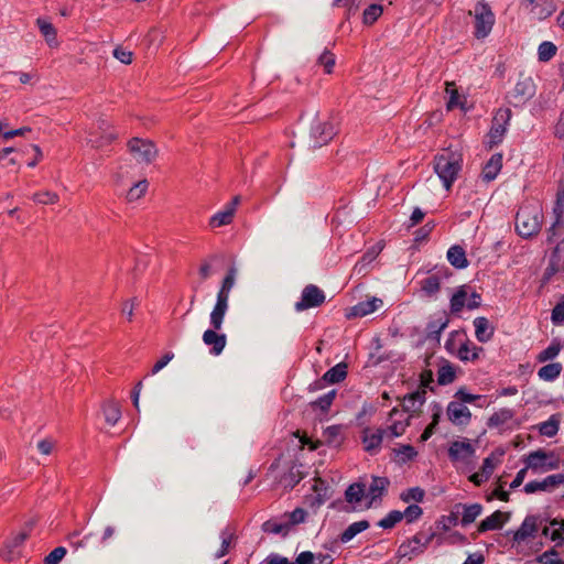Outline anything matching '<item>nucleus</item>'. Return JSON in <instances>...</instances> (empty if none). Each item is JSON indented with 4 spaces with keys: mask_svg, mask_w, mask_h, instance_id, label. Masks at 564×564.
<instances>
[{
    "mask_svg": "<svg viewBox=\"0 0 564 564\" xmlns=\"http://www.w3.org/2000/svg\"><path fill=\"white\" fill-rule=\"evenodd\" d=\"M236 268H230L223 280L221 286L217 293L216 303L210 312L209 322L210 326L221 328L225 316L229 308L230 292L236 283Z\"/></svg>",
    "mask_w": 564,
    "mask_h": 564,
    "instance_id": "f257e3e1",
    "label": "nucleus"
},
{
    "mask_svg": "<svg viewBox=\"0 0 564 564\" xmlns=\"http://www.w3.org/2000/svg\"><path fill=\"white\" fill-rule=\"evenodd\" d=\"M460 169L462 155L459 153L445 151L435 158L434 171L446 191L451 189Z\"/></svg>",
    "mask_w": 564,
    "mask_h": 564,
    "instance_id": "f03ea898",
    "label": "nucleus"
},
{
    "mask_svg": "<svg viewBox=\"0 0 564 564\" xmlns=\"http://www.w3.org/2000/svg\"><path fill=\"white\" fill-rule=\"evenodd\" d=\"M542 212L539 205L522 206L517 213L516 229L524 238L536 235L541 229Z\"/></svg>",
    "mask_w": 564,
    "mask_h": 564,
    "instance_id": "7ed1b4c3",
    "label": "nucleus"
},
{
    "mask_svg": "<svg viewBox=\"0 0 564 564\" xmlns=\"http://www.w3.org/2000/svg\"><path fill=\"white\" fill-rule=\"evenodd\" d=\"M336 134L334 126L326 119L317 115L311 123L308 145L312 149L321 148L327 144Z\"/></svg>",
    "mask_w": 564,
    "mask_h": 564,
    "instance_id": "20e7f679",
    "label": "nucleus"
},
{
    "mask_svg": "<svg viewBox=\"0 0 564 564\" xmlns=\"http://www.w3.org/2000/svg\"><path fill=\"white\" fill-rule=\"evenodd\" d=\"M527 468L532 469L536 473H546L550 470L558 469L561 460L553 453H549L542 449L531 452L525 457Z\"/></svg>",
    "mask_w": 564,
    "mask_h": 564,
    "instance_id": "39448f33",
    "label": "nucleus"
},
{
    "mask_svg": "<svg viewBox=\"0 0 564 564\" xmlns=\"http://www.w3.org/2000/svg\"><path fill=\"white\" fill-rule=\"evenodd\" d=\"M471 14V11H470ZM473 14L475 17V35L477 39L486 37L495 23V15L486 3H477L474 8Z\"/></svg>",
    "mask_w": 564,
    "mask_h": 564,
    "instance_id": "423d86ee",
    "label": "nucleus"
},
{
    "mask_svg": "<svg viewBox=\"0 0 564 564\" xmlns=\"http://www.w3.org/2000/svg\"><path fill=\"white\" fill-rule=\"evenodd\" d=\"M128 148L138 163L150 164L158 155V149L150 140L133 138L129 141Z\"/></svg>",
    "mask_w": 564,
    "mask_h": 564,
    "instance_id": "0eeeda50",
    "label": "nucleus"
},
{
    "mask_svg": "<svg viewBox=\"0 0 564 564\" xmlns=\"http://www.w3.org/2000/svg\"><path fill=\"white\" fill-rule=\"evenodd\" d=\"M512 112L510 109H499L494 117L492 126L489 132L490 145H496L502 141V138L507 131V126L511 119Z\"/></svg>",
    "mask_w": 564,
    "mask_h": 564,
    "instance_id": "6e6552de",
    "label": "nucleus"
},
{
    "mask_svg": "<svg viewBox=\"0 0 564 564\" xmlns=\"http://www.w3.org/2000/svg\"><path fill=\"white\" fill-rule=\"evenodd\" d=\"M325 301L324 292L314 284H308L304 288L301 301L295 303V310L302 312L304 310L319 306Z\"/></svg>",
    "mask_w": 564,
    "mask_h": 564,
    "instance_id": "1a4fd4ad",
    "label": "nucleus"
},
{
    "mask_svg": "<svg viewBox=\"0 0 564 564\" xmlns=\"http://www.w3.org/2000/svg\"><path fill=\"white\" fill-rule=\"evenodd\" d=\"M446 415L452 424L459 427L467 426L471 420V412L469 409L456 400L448 403Z\"/></svg>",
    "mask_w": 564,
    "mask_h": 564,
    "instance_id": "9d476101",
    "label": "nucleus"
},
{
    "mask_svg": "<svg viewBox=\"0 0 564 564\" xmlns=\"http://www.w3.org/2000/svg\"><path fill=\"white\" fill-rule=\"evenodd\" d=\"M427 547V541H423L421 533L415 534L411 539L404 541L398 549L399 557H408L412 560L424 553Z\"/></svg>",
    "mask_w": 564,
    "mask_h": 564,
    "instance_id": "9b49d317",
    "label": "nucleus"
},
{
    "mask_svg": "<svg viewBox=\"0 0 564 564\" xmlns=\"http://www.w3.org/2000/svg\"><path fill=\"white\" fill-rule=\"evenodd\" d=\"M410 414L406 415L405 413L395 408L392 409L391 412L389 413L390 424L388 425L387 429H384L387 431V436H401L405 432L406 427L410 425Z\"/></svg>",
    "mask_w": 564,
    "mask_h": 564,
    "instance_id": "f8f14e48",
    "label": "nucleus"
},
{
    "mask_svg": "<svg viewBox=\"0 0 564 564\" xmlns=\"http://www.w3.org/2000/svg\"><path fill=\"white\" fill-rule=\"evenodd\" d=\"M387 435V431L383 429L366 427L362 431L361 442L364 449L370 454H376L381 447L383 436Z\"/></svg>",
    "mask_w": 564,
    "mask_h": 564,
    "instance_id": "ddd939ff",
    "label": "nucleus"
},
{
    "mask_svg": "<svg viewBox=\"0 0 564 564\" xmlns=\"http://www.w3.org/2000/svg\"><path fill=\"white\" fill-rule=\"evenodd\" d=\"M561 485H564V474H554L545 477L542 480L529 481L524 486V491L527 494H534L536 491H551Z\"/></svg>",
    "mask_w": 564,
    "mask_h": 564,
    "instance_id": "4468645a",
    "label": "nucleus"
},
{
    "mask_svg": "<svg viewBox=\"0 0 564 564\" xmlns=\"http://www.w3.org/2000/svg\"><path fill=\"white\" fill-rule=\"evenodd\" d=\"M476 453L469 440L454 441L448 447V456L452 462H466Z\"/></svg>",
    "mask_w": 564,
    "mask_h": 564,
    "instance_id": "2eb2a0df",
    "label": "nucleus"
},
{
    "mask_svg": "<svg viewBox=\"0 0 564 564\" xmlns=\"http://www.w3.org/2000/svg\"><path fill=\"white\" fill-rule=\"evenodd\" d=\"M220 328L206 329L203 334V341L206 346L210 347V354L218 356L223 352L227 344V336L218 333Z\"/></svg>",
    "mask_w": 564,
    "mask_h": 564,
    "instance_id": "dca6fc26",
    "label": "nucleus"
},
{
    "mask_svg": "<svg viewBox=\"0 0 564 564\" xmlns=\"http://www.w3.org/2000/svg\"><path fill=\"white\" fill-rule=\"evenodd\" d=\"M556 273H564V241L561 240L550 256L544 278L551 279Z\"/></svg>",
    "mask_w": 564,
    "mask_h": 564,
    "instance_id": "f3484780",
    "label": "nucleus"
},
{
    "mask_svg": "<svg viewBox=\"0 0 564 564\" xmlns=\"http://www.w3.org/2000/svg\"><path fill=\"white\" fill-rule=\"evenodd\" d=\"M382 305L383 302L381 299L371 297L352 306L347 314V317H364L379 310Z\"/></svg>",
    "mask_w": 564,
    "mask_h": 564,
    "instance_id": "a211bd4d",
    "label": "nucleus"
},
{
    "mask_svg": "<svg viewBox=\"0 0 564 564\" xmlns=\"http://www.w3.org/2000/svg\"><path fill=\"white\" fill-rule=\"evenodd\" d=\"M29 536V532H20L18 534H15L14 536H12V539H10L2 552H1V556L6 560V561H13L15 560L19 555H20V551H19V547L24 543V541L28 539Z\"/></svg>",
    "mask_w": 564,
    "mask_h": 564,
    "instance_id": "6ab92c4d",
    "label": "nucleus"
},
{
    "mask_svg": "<svg viewBox=\"0 0 564 564\" xmlns=\"http://www.w3.org/2000/svg\"><path fill=\"white\" fill-rule=\"evenodd\" d=\"M535 94V85L531 77H524L518 80L513 89V97L523 102L532 98Z\"/></svg>",
    "mask_w": 564,
    "mask_h": 564,
    "instance_id": "aec40b11",
    "label": "nucleus"
},
{
    "mask_svg": "<svg viewBox=\"0 0 564 564\" xmlns=\"http://www.w3.org/2000/svg\"><path fill=\"white\" fill-rule=\"evenodd\" d=\"M426 390L419 389L403 397V413L416 412L425 402Z\"/></svg>",
    "mask_w": 564,
    "mask_h": 564,
    "instance_id": "412c9836",
    "label": "nucleus"
},
{
    "mask_svg": "<svg viewBox=\"0 0 564 564\" xmlns=\"http://www.w3.org/2000/svg\"><path fill=\"white\" fill-rule=\"evenodd\" d=\"M508 519H509L508 513H505L501 511H495L491 516L487 517L479 523L478 531L486 532V531L499 530L503 527L505 522Z\"/></svg>",
    "mask_w": 564,
    "mask_h": 564,
    "instance_id": "4be33fe9",
    "label": "nucleus"
},
{
    "mask_svg": "<svg viewBox=\"0 0 564 564\" xmlns=\"http://www.w3.org/2000/svg\"><path fill=\"white\" fill-rule=\"evenodd\" d=\"M538 530L536 518L533 516L527 517L520 528L513 533V541L521 543L528 538L534 535Z\"/></svg>",
    "mask_w": 564,
    "mask_h": 564,
    "instance_id": "5701e85b",
    "label": "nucleus"
},
{
    "mask_svg": "<svg viewBox=\"0 0 564 564\" xmlns=\"http://www.w3.org/2000/svg\"><path fill=\"white\" fill-rule=\"evenodd\" d=\"M36 25L40 29L41 34L44 36L47 45L56 47L58 45L57 32L51 21L45 18H37Z\"/></svg>",
    "mask_w": 564,
    "mask_h": 564,
    "instance_id": "b1692460",
    "label": "nucleus"
},
{
    "mask_svg": "<svg viewBox=\"0 0 564 564\" xmlns=\"http://www.w3.org/2000/svg\"><path fill=\"white\" fill-rule=\"evenodd\" d=\"M475 335L480 343H486L494 336V327L486 317H476L474 319Z\"/></svg>",
    "mask_w": 564,
    "mask_h": 564,
    "instance_id": "393cba45",
    "label": "nucleus"
},
{
    "mask_svg": "<svg viewBox=\"0 0 564 564\" xmlns=\"http://www.w3.org/2000/svg\"><path fill=\"white\" fill-rule=\"evenodd\" d=\"M333 558L329 554L319 553L317 555L310 551L302 552L297 555L295 562L291 564H332Z\"/></svg>",
    "mask_w": 564,
    "mask_h": 564,
    "instance_id": "a878e982",
    "label": "nucleus"
},
{
    "mask_svg": "<svg viewBox=\"0 0 564 564\" xmlns=\"http://www.w3.org/2000/svg\"><path fill=\"white\" fill-rule=\"evenodd\" d=\"M502 166V155L494 154L482 170V178L487 182L494 181Z\"/></svg>",
    "mask_w": 564,
    "mask_h": 564,
    "instance_id": "bb28decb",
    "label": "nucleus"
},
{
    "mask_svg": "<svg viewBox=\"0 0 564 564\" xmlns=\"http://www.w3.org/2000/svg\"><path fill=\"white\" fill-rule=\"evenodd\" d=\"M457 507L463 509L460 522L464 527L473 523L482 512V506L480 503L458 505Z\"/></svg>",
    "mask_w": 564,
    "mask_h": 564,
    "instance_id": "cd10ccee",
    "label": "nucleus"
},
{
    "mask_svg": "<svg viewBox=\"0 0 564 564\" xmlns=\"http://www.w3.org/2000/svg\"><path fill=\"white\" fill-rule=\"evenodd\" d=\"M447 260L453 267L457 269H464L468 265L465 251L459 246H453L448 249Z\"/></svg>",
    "mask_w": 564,
    "mask_h": 564,
    "instance_id": "c85d7f7f",
    "label": "nucleus"
},
{
    "mask_svg": "<svg viewBox=\"0 0 564 564\" xmlns=\"http://www.w3.org/2000/svg\"><path fill=\"white\" fill-rule=\"evenodd\" d=\"M455 368L447 360H443L437 371V382L441 386H446L455 380Z\"/></svg>",
    "mask_w": 564,
    "mask_h": 564,
    "instance_id": "c756f323",
    "label": "nucleus"
},
{
    "mask_svg": "<svg viewBox=\"0 0 564 564\" xmlns=\"http://www.w3.org/2000/svg\"><path fill=\"white\" fill-rule=\"evenodd\" d=\"M514 416V412L511 409H500L495 412L488 420L489 427H501L511 421Z\"/></svg>",
    "mask_w": 564,
    "mask_h": 564,
    "instance_id": "7c9ffc66",
    "label": "nucleus"
},
{
    "mask_svg": "<svg viewBox=\"0 0 564 564\" xmlns=\"http://www.w3.org/2000/svg\"><path fill=\"white\" fill-rule=\"evenodd\" d=\"M369 525L370 524L367 520H360L349 524L348 528L341 533L340 541L343 543L351 541L357 534L367 530Z\"/></svg>",
    "mask_w": 564,
    "mask_h": 564,
    "instance_id": "2f4dec72",
    "label": "nucleus"
},
{
    "mask_svg": "<svg viewBox=\"0 0 564 564\" xmlns=\"http://www.w3.org/2000/svg\"><path fill=\"white\" fill-rule=\"evenodd\" d=\"M347 376V366L344 362L337 364L329 370H327L323 376V381L329 383H337L344 380Z\"/></svg>",
    "mask_w": 564,
    "mask_h": 564,
    "instance_id": "473e14b6",
    "label": "nucleus"
},
{
    "mask_svg": "<svg viewBox=\"0 0 564 564\" xmlns=\"http://www.w3.org/2000/svg\"><path fill=\"white\" fill-rule=\"evenodd\" d=\"M234 216L232 207H225L223 210H219L210 217L209 225L214 228L229 225L232 221Z\"/></svg>",
    "mask_w": 564,
    "mask_h": 564,
    "instance_id": "72a5a7b5",
    "label": "nucleus"
},
{
    "mask_svg": "<svg viewBox=\"0 0 564 564\" xmlns=\"http://www.w3.org/2000/svg\"><path fill=\"white\" fill-rule=\"evenodd\" d=\"M561 371L562 365L560 362H552L540 368L538 376L541 380L553 381L560 376Z\"/></svg>",
    "mask_w": 564,
    "mask_h": 564,
    "instance_id": "f704fd0d",
    "label": "nucleus"
},
{
    "mask_svg": "<svg viewBox=\"0 0 564 564\" xmlns=\"http://www.w3.org/2000/svg\"><path fill=\"white\" fill-rule=\"evenodd\" d=\"M105 420L108 424L115 425L121 417V410L118 403L109 401L102 408Z\"/></svg>",
    "mask_w": 564,
    "mask_h": 564,
    "instance_id": "c9c22d12",
    "label": "nucleus"
},
{
    "mask_svg": "<svg viewBox=\"0 0 564 564\" xmlns=\"http://www.w3.org/2000/svg\"><path fill=\"white\" fill-rule=\"evenodd\" d=\"M388 485L389 480L387 478L373 477L367 494L371 498V501L379 498L387 489Z\"/></svg>",
    "mask_w": 564,
    "mask_h": 564,
    "instance_id": "e433bc0d",
    "label": "nucleus"
},
{
    "mask_svg": "<svg viewBox=\"0 0 564 564\" xmlns=\"http://www.w3.org/2000/svg\"><path fill=\"white\" fill-rule=\"evenodd\" d=\"M481 350H482L481 348H479L475 345L470 346L468 343H464L459 347L457 356L462 361H474V360L478 359L479 352Z\"/></svg>",
    "mask_w": 564,
    "mask_h": 564,
    "instance_id": "4c0bfd02",
    "label": "nucleus"
},
{
    "mask_svg": "<svg viewBox=\"0 0 564 564\" xmlns=\"http://www.w3.org/2000/svg\"><path fill=\"white\" fill-rule=\"evenodd\" d=\"M467 302V288L465 285L460 286L451 299V311L453 313H458L463 310Z\"/></svg>",
    "mask_w": 564,
    "mask_h": 564,
    "instance_id": "58836bf2",
    "label": "nucleus"
},
{
    "mask_svg": "<svg viewBox=\"0 0 564 564\" xmlns=\"http://www.w3.org/2000/svg\"><path fill=\"white\" fill-rule=\"evenodd\" d=\"M149 183L147 180L139 181L135 183L127 193V200L132 203L143 197L148 191Z\"/></svg>",
    "mask_w": 564,
    "mask_h": 564,
    "instance_id": "ea45409f",
    "label": "nucleus"
},
{
    "mask_svg": "<svg viewBox=\"0 0 564 564\" xmlns=\"http://www.w3.org/2000/svg\"><path fill=\"white\" fill-rule=\"evenodd\" d=\"M383 7L380 4H371L365 9L362 13V21L365 24L370 25L375 23L378 18L382 14Z\"/></svg>",
    "mask_w": 564,
    "mask_h": 564,
    "instance_id": "a19ab883",
    "label": "nucleus"
},
{
    "mask_svg": "<svg viewBox=\"0 0 564 564\" xmlns=\"http://www.w3.org/2000/svg\"><path fill=\"white\" fill-rule=\"evenodd\" d=\"M556 220L552 224V226L547 230V240L553 241L557 238H562L564 236V223L561 220L563 214L557 213ZM564 241V238L562 239Z\"/></svg>",
    "mask_w": 564,
    "mask_h": 564,
    "instance_id": "79ce46f5",
    "label": "nucleus"
},
{
    "mask_svg": "<svg viewBox=\"0 0 564 564\" xmlns=\"http://www.w3.org/2000/svg\"><path fill=\"white\" fill-rule=\"evenodd\" d=\"M364 496H365V486L361 484L350 485L345 492L346 500L350 503L360 502L361 499L364 498Z\"/></svg>",
    "mask_w": 564,
    "mask_h": 564,
    "instance_id": "37998d69",
    "label": "nucleus"
},
{
    "mask_svg": "<svg viewBox=\"0 0 564 564\" xmlns=\"http://www.w3.org/2000/svg\"><path fill=\"white\" fill-rule=\"evenodd\" d=\"M393 452L400 463H406L417 455V452L412 445H401L394 448Z\"/></svg>",
    "mask_w": 564,
    "mask_h": 564,
    "instance_id": "c03bdc74",
    "label": "nucleus"
},
{
    "mask_svg": "<svg viewBox=\"0 0 564 564\" xmlns=\"http://www.w3.org/2000/svg\"><path fill=\"white\" fill-rule=\"evenodd\" d=\"M403 519V513L398 510H393L389 512L383 519H381L378 522V525L382 529H391L393 528L398 522H400Z\"/></svg>",
    "mask_w": 564,
    "mask_h": 564,
    "instance_id": "a18cd8bd",
    "label": "nucleus"
},
{
    "mask_svg": "<svg viewBox=\"0 0 564 564\" xmlns=\"http://www.w3.org/2000/svg\"><path fill=\"white\" fill-rule=\"evenodd\" d=\"M303 478L302 471L297 467H292L282 478V484L286 488H293Z\"/></svg>",
    "mask_w": 564,
    "mask_h": 564,
    "instance_id": "49530a36",
    "label": "nucleus"
},
{
    "mask_svg": "<svg viewBox=\"0 0 564 564\" xmlns=\"http://www.w3.org/2000/svg\"><path fill=\"white\" fill-rule=\"evenodd\" d=\"M556 53V46L549 41L542 42L538 50L539 59L542 62L550 61Z\"/></svg>",
    "mask_w": 564,
    "mask_h": 564,
    "instance_id": "de8ad7c7",
    "label": "nucleus"
},
{
    "mask_svg": "<svg viewBox=\"0 0 564 564\" xmlns=\"http://www.w3.org/2000/svg\"><path fill=\"white\" fill-rule=\"evenodd\" d=\"M32 198L35 203L43 205L56 204L59 199L56 193L50 191L35 193Z\"/></svg>",
    "mask_w": 564,
    "mask_h": 564,
    "instance_id": "09e8293b",
    "label": "nucleus"
},
{
    "mask_svg": "<svg viewBox=\"0 0 564 564\" xmlns=\"http://www.w3.org/2000/svg\"><path fill=\"white\" fill-rule=\"evenodd\" d=\"M560 351L561 345L558 343H552L547 348L539 354L538 360L540 362L552 360L560 354Z\"/></svg>",
    "mask_w": 564,
    "mask_h": 564,
    "instance_id": "8fccbe9b",
    "label": "nucleus"
},
{
    "mask_svg": "<svg viewBox=\"0 0 564 564\" xmlns=\"http://www.w3.org/2000/svg\"><path fill=\"white\" fill-rule=\"evenodd\" d=\"M539 431L542 435L552 437L558 432V422L551 417L550 420L541 423Z\"/></svg>",
    "mask_w": 564,
    "mask_h": 564,
    "instance_id": "3c124183",
    "label": "nucleus"
},
{
    "mask_svg": "<svg viewBox=\"0 0 564 564\" xmlns=\"http://www.w3.org/2000/svg\"><path fill=\"white\" fill-rule=\"evenodd\" d=\"M448 321L440 318L435 322H432L427 326L429 337L430 338H438L441 333L447 327Z\"/></svg>",
    "mask_w": 564,
    "mask_h": 564,
    "instance_id": "603ef678",
    "label": "nucleus"
},
{
    "mask_svg": "<svg viewBox=\"0 0 564 564\" xmlns=\"http://www.w3.org/2000/svg\"><path fill=\"white\" fill-rule=\"evenodd\" d=\"M263 531L268 533H274V534H284L289 530L288 523H279L275 521H267L262 525Z\"/></svg>",
    "mask_w": 564,
    "mask_h": 564,
    "instance_id": "864d4df0",
    "label": "nucleus"
},
{
    "mask_svg": "<svg viewBox=\"0 0 564 564\" xmlns=\"http://www.w3.org/2000/svg\"><path fill=\"white\" fill-rule=\"evenodd\" d=\"M336 395V390H330L323 397L318 398L315 402L312 403L313 406L319 408L322 411H327L332 405L334 398Z\"/></svg>",
    "mask_w": 564,
    "mask_h": 564,
    "instance_id": "5fc2aeb1",
    "label": "nucleus"
},
{
    "mask_svg": "<svg viewBox=\"0 0 564 564\" xmlns=\"http://www.w3.org/2000/svg\"><path fill=\"white\" fill-rule=\"evenodd\" d=\"M422 290L427 294H434L440 290V279L436 275L427 276L422 282Z\"/></svg>",
    "mask_w": 564,
    "mask_h": 564,
    "instance_id": "6e6d98bb",
    "label": "nucleus"
},
{
    "mask_svg": "<svg viewBox=\"0 0 564 564\" xmlns=\"http://www.w3.org/2000/svg\"><path fill=\"white\" fill-rule=\"evenodd\" d=\"M424 495L425 494H424L423 489H421L419 487H414V488H410L409 490H406V492H403L401 495V498L405 502H409L411 500L421 502L424 498Z\"/></svg>",
    "mask_w": 564,
    "mask_h": 564,
    "instance_id": "4d7b16f0",
    "label": "nucleus"
},
{
    "mask_svg": "<svg viewBox=\"0 0 564 564\" xmlns=\"http://www.w3.org/2000/svg\"><path fill=\"white\" fill-rule=\"evenodd\" d=\"M66 555V549L63 546L55 547L48 555L44 558V564H58L63 557Z\"/></svg>",
    "mask_w": 564,
    "mask_h": 564,
    "instance_id": "13d9d810",
    "label": "nucleus"
},
{
    "mask_svg": "<svg viewBox=\"0 0 564 564\" xmlns=\"http://www.w3.org/2000/svg\"><path fill=\"white\" fill-rule=\"evenodd\" d=\"M318 64L324 66L325 72L330 74L335 65V56L328 51H324L318 57Z\"/></svg>",
    "mask_w": 564,
    "mask_h": 564,
    "instance_id": "bf43d9fd",
    "label": "nucleus"
},
{
    "mask_svg": "<svg viewBox=\"0 0 564 564\" xmlns=\"http://www.w3.org/2000/svg\"><path fill=\"white\" fill-rule=\"evenodd\" d=\"M306 514L307 513L304 509L296 508L292 512L285 513V517L289 519V521L286 523L289 524V527L302 523V522H304Z\"/></svg>",
    "mask_w": 564,
    "mask_h": 564,
    "instance_id": "052dcab7",
    "label": "nucleus"
},
{
    "mask_svg": "<svg viewBox=\"0 0 564 564\" xmlns=\"http://www.w3.org/2000/svg\"><path fill=\"white\" fill-rule=\"evenodd\" d=\"M402 513L406 522L411 523L422 516L423 510L417 505H410Z\"/></svg>",
    "mask_w": 564,
    "mask_h": 564,
    "instance_id": "680f3d73",
    "label": "nucleus"
},
{
    "mask_svg": "<svg viewBox=\"0 0 564 564\" xmlns=\"http://www.w3.org/2000/svg\"><path fill=\"white\" fill-rule=\"evenodd\" d=\"M116 139H117V135L115 133H110V132L108 133L106 131V132H101L100 138H98L96 140L89 139L88 142H90L94 148H101L105 144L111 143Z\"/></svg>",
    "mask_w": 564,
    "mask_h": 564,
    "instance_id": "e2e57ef3",
    "label": "nucleus"
},
{
    "mask_svg": "<svg viewBox=\"0 0 564 564\" xmlns=\"http://www.w3.org/2000/svg\"><path fill=\"white\" fill-rule=\"evenodd\" d=\"M220 538H221V546H220V550L215 555L217 558L223 557L224 555L227 554L229 545L232 540V534H230L227 531H223L220 534Z\"/></svg>",
    "mask_w": 564,
    "mask_h": 564,
    "instance_id": "0e129e2a",
    "label": "nucleus"
},
{
    "mask_svg": "<svg viewBox=\"0 0 564 564\" xmlns=\"http://www.w3.org/2000/svg\"><path fill=\"white\" fill-rule=\"evenodd\" d=\"M552 323L558 325L564 322V301L558 302L552 310Z\"/></svg>",
    "mask_w": 564,
    "mask_h": 564,
    "instance_id": "69168bd1",
    "label": "nucleus"
},
{
    "mask_svg": "<svg viewBox=\"0 0 564 564\" xmlns=\"http://www.w3.org/2000/svg\"><path fill=\"white\" fill-rule=\"evenodd\" d=\"M113 56L121 63L129 65L132 62V52L118 46L113 50Z\"/></svg>",
    "mask_w": 564,
    "mask_h": 564,
    "instance_id": "338daca9",
    "label": "nucleus"
},
{
    "mask_svg": "<svg viewBox=\"0 0 564 564\" xmlns=\"http://www.w3.org/2000/svg\"><path fill=\"white\" fill-rule=\"evenodd\" d=\"M455 398L457 399L456 401L465 404V403H473L474 401L480 399L481 397L478 394H471V393L460 389L455 393Z\"/></svg>",
    "mask_w": 564,
    "mask_h": 564,
    "instance_id": "774afa93",
    "label": "nucleus"
}]
</instances>
